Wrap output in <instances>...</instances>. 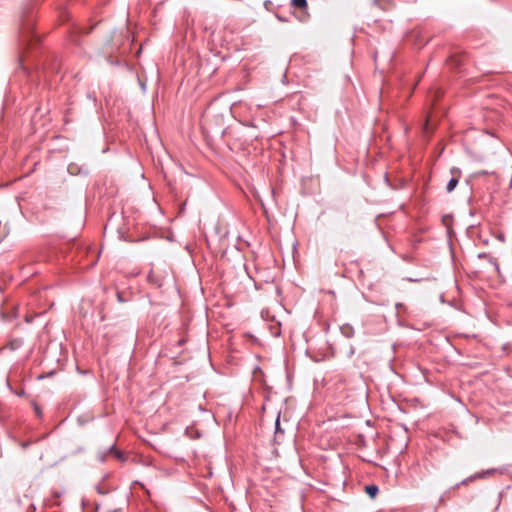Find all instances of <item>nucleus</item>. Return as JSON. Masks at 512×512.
I'll list each match as a JSON object with an SVG mask.
<instances>
[{
    "mask_svg": "<svg viewBox=\"0 0 512 512\" xmlns=\"http://www.w3.org/2000/svg\"><path fill=\"white\" fill-rule=\"evenodd\" d=\"M450 173H451V178L446 185V191L448 193H451L456 188V186L459 183V179L461 177V171L458 168L453 167L450 170Z\"/></svg>",
    "mask_w": 512,
    "mask_h": 512,
    "instance_id": "nucleus-1",
    "label": "nucleus"
},
{
    "mask_svg": "<svg viewBox=\"0 0 512 512\" xmlns=\"http://www.w3.org/2000/svg\"><path fill=\"white\" fill-rule=\"evenodd\" d=\"M365 492L373 499L378 495L379 488L375 484L367 485L365 486Z\"/></svg>",
    "mask_w": 512,
    "mask_h": 512,
    "instance_id": "nucleus-2",
    "label": "nucleus"
},
{
    "mask_svg": "<svg viewBox=\"0 0 512 512\" xmlns=\"http://www.w3.org/2000/svg\"><path fill=\"white\" fill-rule=\"evenodd\" d=\"M147 280L150 283L156 285L157 287L162 286V280L157 275H155V273L153 271L149 272V274L147 275Z\"/></svg>",
    "mask_w": 512,
    "mask_h": 512,
    "instance_id": "nucleus-3",
    "label": "nucleus"
},
{
    "mask_svg": "<svg viewBox=\"0 0 512 512\" xmlns=\"http://www.w3.org/2000/svg\"><path fill=\"white\" fill-rule=\"evenodd\" d=\"M291 4L293 7L301 9V10L307 9V6H308L306 0H291Z\"/></svg>",
    "mask_w": 512,
    "mask_h": 512,
    "instance_id": "nucleus-4",
    "label": "nucleus"
},
{
    "mask_svg": "<svg viewBox=\"0 0 512 512\" xmlns=\"http://www.w3.org/2000/svg\"><path fill=\"white\" fill-rule=\"evenodd\" d=\"M110 450L111 452L114 453V455L116 456V458H118L119 460H123V454L119 451V450H116L113 446L110 447Z\"/></svg>",
    "mask_w": 512,
    "mask_h": 512,
    "instance_id": "nucleus-5",
    "label": "nucleus"
},
{
    "mask_svg": "<svg viewBox=\"0 0 512 512\" xmlns=\"http://www.w3.org/2000/svg\"><path fill=\"white\" fill-rule=\"evenodd\" d=\"M275 429H276V434L277 433H283V430L281 429L280 427V420H279V417L276 419V422H275Z\"/></svg>",
    "mask_w": 512,
    "mask_h": 512,
    "instance_id": "nucleus-6",
    "label": "nucleus"
},
{
    "mask_svg": "<svg viewBox=\"0 0 512 512\" xmlns=\"http://www.w3.org/2000/svg\"><path fill=\"white\" fill-rule=\"evenodd\" d=\"M428 128H429V119L427 118L425 120V123L423 124V132L426 133L428 131Z\"/></svg>",
    "mask_w": 512,
    "mask_h": 512,
    "instance_id": "nucleus-7",
    "label": "nucleus"
},
{
    "mask_svg": "<svg viewBox=\"0 0 512 512\" xmlns=\"http://www.w3.org/2000/svg\"><path fill=\"white\" fill-rule=\"evenodd\" d=\"M271 4H272V3H271V1H269V0H267V1H265V2H264V6H265V8H266V9H269V7H270V5H271Z\"/></svg>",
    "mask_w": 512,
    "mask_h": 512,
    "instance_id": "nucleus-8",
    "label": "nucleus"
},
{
    "mask_svg": "<svg viewBox=\"0 0 512 512\" xmlns=\"http://www.w3.org/2000/svg\"><path fill=\"white\" fill-rule=\"evenodd\" d=\"M472 479V477L468 478V479H465L461 482L462 485H465L467 484L470 480Z\"/></svg>",
    "mask_w": 512,
    "mask_h": 512,
    "instance_id": "nucleus-9",
    "label": "nucleus"
}]
</instances>
